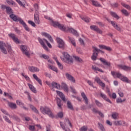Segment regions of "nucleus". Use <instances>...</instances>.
<instances>
[{
  "label": "nucleus",
  "mask_w": 131,
  "mask_h": 131,
  "mask_svg": "<svg viewBox=\"0 0 131 131\" xmlns=\"http://www.w3.org/2000/svg\"><path fill=\"white\" fill-rule=\"evenodd\" d=\"M49 69H51V70H53V71H55V72H56V73H58L59 72V71H58V69L53 66H49Z\"/></svg>",
  "instance_id": "a19ab883"
},
{
  "label": "nucleus",
  "mask_w": 131,
  "mask_h": 131,
  "mask_svg": "<svg viewBox=\"0 0 131 131\" xmlns=\"http://www.w3.org/2000/svg\"><path fill=\"white\" fill-rule=\"evenodd\" d=\"M34 8L35 10V13H36V12H38L39 7H38V5H37V4H35L34 5Z\"/></svg>",
  "instance_id": "4d7b16f0"
},
{
  "label": "nucleus",
  "mask_w": 131,
  "mask_h": 131,
  "mask_svg": "<svg viewBox=\"0 0 131 131\" xmlns=\"http://www.w3.org/2000/svg\"><path fill=\"white\" fill-rule=\"evenodd\" d=\"M60 86H61L64 92H67V93H68V86H67V84H66V83L62 82Z\"/></svg>",
  "instance_id": "7c9ffc66"
},
{
  "label": "nucleus",
  "mask_w": 131,
  "mask_h": 131,
  "mask_svg": "<svg viewBox=\"0 0 131 131\" xmlns=\"http://www.w3.org/2000/svg\"><path fill=\"white\" fill-rule=\"evenodd\" d=\"M111 74L115 78H119L121 79V80H122V81H123L124 82H126V83H130L131 82L130 80H129L127 77H124V76L122 75V74H121L120 73L112 71Z\"/></svg>",
  "instance_id": "f03ea898"
},
{
  "label": "nucleus",
  "mask_w": 131,
  "mask_h": 131,
  "mask_svg": "<svg viewBox=\"0 0 131 131\" xmlns=\"http://www.w3.org/2000/svg\"><path fill=\"white\" fill-rule=\"evenodd\" d=\"M126 99H124L123 100L120 98H117V103H122V102H125Z\"/></svg>",
  "instance_id": "603ef678"
},
{
  "label": "nucleus",
  "mask_w": 131,
  "mask_h": 131,
  "mask_svg": "<svg viewBox=\"0 0 131 131\" xmlns=\"http://www.w3.org/2000/svg\"><path fill=\"white\" fill-rule=\"evenodd\" d=\"M121 13H122V14L123 15H124L125 16H129V13H128V12H127V10H125V9H122L121 11Z\"/></svg>",
  "instance_id": "a18cd8bd"
},
{
  "label": "nucleus",
  "mask_w": 131,
  "mask_h": 131,
  "mask_svg": "<svg viewBox=\"0 0 131 131\" xmlns=\"http://www.w3.org/2000/svg\"><path fill=\"white\" fill-rule=\"evenodd\" d=\"M95 81H96V82L97 83H98V84H99L101 83H102V81H101V79H100V78H99L98 77H95Z\"/></svg>",
  "instance_id": "5fc2aeb1"
},
{
  "label": "nucleus",
  "mask_w": 131,
  "mask_h": 131,
  "mask_svg": "<svg viewBox=\"0 0 131 131\" xmlns=\"http://www.w3.org/2000/svg\"><path fill=\"white\" fill-rule=\"evenodd\" d=\"M115 29H116V30H118V31H120V32L121 31V28H120L119 27V26L118 25H116V26L115 27Z\"/></svg>",
  "instance_id": "338daca9"
},
{
  "label": "nucleus",
  "mask_w": 131,
  "mask_h": 131,
  "mask_svg": "<svg viewBox=\"0 0 131 131\" xmlns=\"http://www.w3.org/2000/svg\"><path fill=\"white\" fill-rule=\"evenodd\" d=\"M51 85H52L53 88H55V89H57V90L61 89V85L56 82H53L51 83Z\"/></svg>",
  "instance_id": "cd10ccee"
},
{
  "label": "nucleus",
  "mask_w": 131,
  "mask_h": 131,
  "mask_svg": "<svg viewBox=\"0 0 131 131\" xmlns=\"http://www.w3.org/2000/svg\"><path fill=\"white\" fill-rule=\"evenodd\" d=\"M80 131H87L88 130V126H83L79 128Z\"/></svg>",
  "instance_id": "3c124183"
},
{
  "label": "nucleus",
  "mask_w": 131,
  "mask_h": 131,
  "mask_svg": "<svg viewBox=\"0 0 131 131\" xmlns=\"http://www.w3.org/2000/svg\"><path fill=\"white\" fill-rule=\"evenodd\" d=\"M16 2H17V3H18V5H19V6H21V7H23V8H25V4H23V3H22V2H21V1L20 0H15Z\"/></svg>",
  "instance_id": "864d4df0"
},
{
  "label": "nucleus",
  "mask_w": 131,
  "mask_h": 131,
  "mask_svg": "<svg viewBox=\"0 0 131 131\" xmlns=\"http://www.w3.org/2000/svg\"><path fill=\"white\" fill-rule=\"evenodd\" d=\"M69 38V41L70 42L73 47H76V43L75 42V39H74V38L68 36Z\"/></svg>",
  "instance_id": "393cba45"
},
{
  "label": "nucleus",
  "mask_w": 131,
  "mask_h": 131,
  "mask_svg": "<svg viewBox=\"0 0 131 131\" xmlns=\"http://www.w3.org/2000/svg\"><path fill=\"white\" fill-rule=\"evenodd\" d=\"M99 48H100L101 50H106V51H108L112 50L111 48H110V47H107L105 45H99Z\"/></svg>",
  "instance_id": "a878e982"
},
{
  "label": "nucleus",
  "mask_w": 131,
  "mask_h": 131,
  "mask_svg": "<svg viewBox=\"0 0 131 131\" xmlns=\"http://www.w3.org/2000/svg\"><path fill=\"white\" fill-rule=\"evenodd\" d=\"M112 7H113V8H118V3H115L114 4H111Z\"/></svg>",
  "instance_id": "69168bd1"
},
{
  "label": "nucleus",
  "mask_w": 131,
  "mask_h": 131,
  "mask_svg": "<svg viewBox=\"0 0 131 131\" xmlns=\"http://www.w3.org/2000/svg\"><path fill=\"white\" fill-rule=\"evenodd\" d=\"M42 35L45 36V37L48 38L51 42H53L54 40H53V38L52 37V36H51V35L48 34L47 33L43 32L42 33Z\"/></svg>",
  "instance_id": "4be33fe9"
},
{
  "label": "nucleus",
  "mask_w": 131,
  "mask_h": 131,
  "mask_svg": "<svg viewBox=\"0 0 131 131\" xmlns=\"http://www.w3.org/2000/svg\"><path fill=\"white\" fill-rule=\"evenodd\" d=\"M29 70L30 71V72H39V69H38L37 67H29Z\"/></svg>",
  "instance_id": "aec40b11"
},
{
  "label": "nucleus",
  "mask_w": 131,
  "mask_h": 131,
  "mask_svg": "<svg viewBox=\"0 0 131 131\" xmlns=\"http://www.w3.org/2000/svg\"><path fill=\"white\" fill-rule=\"evenodd\" d=\"M53 27H58L60 30L62 31H64V32H70V33H72L74 35L76 36H78V32L77 31L74 30V29L69 27H66L65 26L60 24L57 21H54V20L51 21Z\"/></svg>",
  "instance_id": "f257e3e1"
},
{
  "label": "nucleus",
  "mask_w": 131,
  "mask_h": 131,
  "mask_svg": "<svg viewBox=\"0 0 131 131\" xmlns=\"http://www.w3.org/2000/svg\"><path fill=\"white\" fill-rule=\"evenodd\" d=\"M34 20L36 24H39V12H36L34 14Z\"/></svg>",
  "instance_id": "4468645a"
},
{
  "label": "nucleus",
  "mask_w": 131,
  "mask_h": 131,
  "mask_svg": "<svg viewBox=\"0 0 131 131\" xmlns=\"http://www.w3.org/2000/svg\"><path fill=\"white\" fill-rule=\"evenodd\" d=\"M62 55L63 57H60L62 61H64L67 64H71V63H73V58L72 57L69 55L67 52H63Z\"/></svg>",
  "instance_id": "423d86ee"
},
{
  "label": "nucleus",
  "mask_w": 131,
  "mask_h": 131,
  "mask_svg": "<svg viewBox=\"0 0 131 131\" xmlns=\"http://www.w3.org/2000/svg\"><path fill=\"white\" fill-rule=\"evenodd\" d=\"M121 5L124 7V8H125L126 9H127V10L131 11V7H130L129 5L122 3H121Z\"/></svg>",
  "instance_id": "c03bdc74"
},
{
  "label": "nucleus",
  "mask_w": 131,
  "mask_h": 131,
  "mask_svg": "<svg viewBox=\"0 0 131 131\" xmlns=\"http://www.w3.org/2000/svg\"><path fill=\"white\" fill-rule=\"evenodd\" d=\"M91 2L92 3V4L95 7H101V4H99L97 1H94V0H91Z\"/></svg>",
  "instance_id": "58836bf2"
},
{
  "label": "nucleus",
  "mask_w": 131,
  "mask_h": 131,
  "mask_svg": "<svg viewBox=\"0 0 131 131\" xmlns=\"http://www.w3.org/2000/svg\"><path fill=\"white\" fill-rule=\"evenodd\" d=\"M115 125H123V126H128V124L123 121H116L114 122Z\"/></svg>",
  "instance_id": "ddd939ff"
},
{
  "label": "nucleus",
  "mask_w": 131,
  "mask_h": 131,
  "mask_svg": "<svg viewBox=\"0 0 131 131\" xmlns=\"http://www.w3.org/2000/svg\"><path fill=\"white\" fill-rule=\"evenodd\" d=\"M80 18L82 20L84 21V22H86V23H89V22H91V18H90V17L81 16Z\"/></svg>",
  "instance_id": "e433bc0d"
},
{
  "label": "nucleus",
  "mask_w": 131,
  "mask_h": 131,
  "mask_svg": "<svg viewBox=\"0 0 131 131\" xmlns=\"http://www.w3.org/2000/svg\"><path fill=\"white\" fill-rule=\"evenodd\" d=\"M58 117H59V118H63V116H64L63 114V112H60L57 114Z\"/></svg>",
  "instance_id": "0e129e2a"
},
{
  "label": "nucleus",
  "mask_w": 131,
  "mask_h": 131,
  "mask_svg": "<svg viewBox=\"0 0 131 131\" xmlns=\"http://www.w3.org/2000/svg\"><path fill=\"white\" fill-rule=\"evenodd\" d=\"M29 106H30V108H31V109L32 110V111L35 112V113H36L37 114H39V112H38V110H37V109H36V108L34 107L33 105L29 104Z\"/></svg>",
  "instance_id": "2f4dec72"
},
{
  "label": "nucleus",
  "mask_w": 131,
  "mask_h": 131,
  "mask_svg": "<svg viewBox=\"0 0 131 131\" xmlns=\"http://www.w3.org/2000/svg\"><path fill=\"white\" fill-rule=\"evenodd\" d=\"M40 111L42 114H47V115L51 118H54V117H55L54 114H53V113L52 112V111H51L50 108L47 106H40Z\"/></svg>",
  "instance_id": "39448f33"
},
{
  "label": "nucleus",
  "mask_w": 131,
  "mask_h": 131,
  "mask_svg": "<svg viewBox=\"0 0 131 131\" xmlns=\"http://www.w3.org/2000/svg\"><path fill=\"white\" fill-rule=\"evenodd\" d=\"M7 3L9 4V5H14V1L12 0H7Z\"/></svg>",
  "instance_id": "774afa93"
},
{
  "label": "nucleus",
  "mask_w": 131,
  "mask_h": 131,
  "mask_svg": "<svg viewBox=\"0 0 131 131\" xmlns=\"http://www.w3.org/2000/svg\"><path fill=\"white\" fill-rule=\"evenodd\" d=\"M3 118L5 119V121H6V122H8V123H10V124L13 123L12 122V121H11V120H10L9 118H8V117L5 116H4Z\"/></svg>",
  "instance_id": "8fccbe9b"
},
{
  "label": "nucleus",
  "mask_w": 131,
  "mask_h": 131,
  "mask_svg": "<svg viewBox=\"0 0 131 131\" xmlns=\"http://www.w3.org/2000/svg\"><path fill=\"white\" fill-rule=\"evenodd\" d=\"M9 116L10 118H12L13 119V120H15L17 122H20V118L17 116L16 115H9Z\"/></svg>",
  "instance_id": "bb28decb"
},
{
  "label": "nucleus",
  "mask_w": 131,
  "mask_h": 131,
  "mask_svg": "<svg viewBox=\"0 0 131 131\" xmlns=\"http://www.w3.org/2000/svg\"><path fill=\"white\" fill-rule=\"evenodd\" d=\"M6 13L8 15H12V14H13L14 12H13L12 8H11V7L8 6L7 7V9H6Z\"/></svg>",
  "instance_id": "f704fd0d"
},
{
  "label": "nucleus",
  "mask_w": 131,
  "mask_h": 131,
  "mask_svg": "<svg viewBox=\"0 0 131 131\" xmlns=\"http://www.w3.org/2000/svg\"><path fill=\"white\" fill-rule=\"evenodd\" d=\"M8 36L15 42V43H20V41L19 40V39L17 38V37H16V35L13 33H10L8 34Z\"/></svg>",
  "instance_id": "9b49d317"
},
{
  "label": "nucleus",
  "mask_w": 131,
  "mask_h": 131,
  "mask_svg": "<svg viewBox=\"0 0 131 131\" xmlns=\"http://www.w3.org/2000/svg\"><path fill=\"white\" fill-rule=\"evenodd\" d=\"M98 127L101 131H105L104 126H103V124L100 123L99 122L98 123Z\"/></svg>",
  "instance_id": "de8ad7c7"
},
{
  "label": "nucleus",
  "mask_w": 131,
  "mask_h": 131,
  "mask_svg": "<svg viewBox=\"0 0 131 131\" xmlns=\"http://www.w3.org/2000/svg\"><path fill=\"white\" fill-rule=\"evenodd\" d=\"M67 106L68 109H70V110H72V111L74 110V108H73V105H72V103H71V102H70V101H67Z\"/></svg>",
  "instance_id": "c85d7f7f"
},
{
  "label": "nucleus",
  "mask_w": 131,
  "mask_h": 131,
  "mask_svg": "<svg viewBox=\"0 0 131 131\" xmlns=\"http://www.w3.org/2000/svg\"><path fill=\"white\" fill-rule=\"evenodd\" d=\"M119 69H122V70H124V71H130L131 67H128L123 64H119L118 65Z\"/></svg>",
  "instance_id": "f8f14e48"
},
{
  "label": "nucleus",
  "mask_w": 131,
  "mask_h": 131,
  "mask_svg": "<svg viewBox=\"0 0 131 131\" xmlns=\"http://www.w3.org/2000/svg\"><path fill=\"white\" fill-rule=\"evenodd\" d=\"M73 58L75 59V61L76 62H78V63H83V60L79 57L74 56Z\"/></svg>",
  "instance_id": "72a5a7b5"
},
{
  "label": "nucleus",
  "mask_w": 131,
  "mask_h": 131,
  "mask_svg": "<svg viewBox=\"0 0 131 131\" xmlns=\"http://www.w3.org/2000/svg\"><path fill=\"white\" fill-rule=\"evenodd\" d=\"M99 60L105 66H107L108 67H110L111 66V63H110V62L107 61V60H106V59L104 58H100Z\"/></svg>",
  "instance_id": "dca6fc26"
},
{
  "label": "nucleus",
  "mask_w": 131,
  "mask_h": 131,
  "mask_svg": "<svg viewBox=\"0 0 131 131\" xmlns=\"http://www.w3.org/2000/svg\"><path fill=\"white\" fill-rule=\"evenodd\" d=\"M28 23L29 24H30V25H31L33 26V27H35L36 25H35V23H34V22L31 21V20H28Z\"/></svg>",
  "instance_id": "bf43d9fd"
},
{
  "label": "nucleus",
  "mask_w": 131,
  "mask_h": 131,
  "mask_svg": "<svg viewBox=\"0 0 131 131\" xmlns=\"http://www.w3.org/2000/svg\"><path fill=\"white\" fill-rule=\"evenodd\" d=\"M112 117L114 119H118V114H117V113H113L112 115Z\"/></svg>",
  "instance_id": "49530a36"
},
{
  "label": "nucleus",
  "mask_w": 131,
  "mask_h": 131,
  "mask_svg": "<svg viewBox=\"0 0 131 131\" xmlns=\"http://www.w3.org/2000/svg\"><path fill=\"white\" fill-rule=\"evenodd\" d=\"M20 24H21V25H23V27L25 28V30H26V31H28V32H29V31H30V29H29L28 26H27V25H26V23H25V22H24V20H23L21 21V23H20Z\"/></svg>",
  "instance_id": "c756f323"
},
{
  "label": "nucleus",
  "mask_w": 131,
  "mask_h": 131,
  "mask_svg": "<svg viewBox=\"0 0 131 131\" xmlns=\"http://www.w3.org/2000/svg\"><path fill=\"white\" fill-rule=\"evenodd\" d=\"M40 58H43L45 60H49V59H50V57L46 54H42V55L40 56Z\"/></svg>",
  "instance_id": "09e8293b"
},
{
  "label": "nucleus",
  "mask_w": 131,
  "mask_h": 131,
  "mask_svg": "<svg viewBox=\"0 0 131 131\" xmlns=\"http://www.w3.org/2000/svg\"><path fill=\"white\" fill-rule=\"evenodd\" d=\"M66 77H67V79H68V80H70V81L75 83V78H74V77H73V76H72L69 73H66Z\"/></svg>",
  "instance_id": "2eb2a0df"
},
{
  "label": "nucleus",
  "mask_w": 131,
  "mask_h": 131,
  "mask_svg": "<svg viewBox=\"0 0 131 131\" xmlns=\"http://www.w3.org/2000/svg\"><path fill=\"white\" fill-rule=\"evenodd\" d=\"M92 69L95 71H99V72H102V73L104 72V71H102V69H99V68L92 66Z\"/></svg>",
  "instance_id": "ea45409f"
},
{
  "label": "nucleus",
  "mask_w": 131,
  "mask_h": 131,
  "mask_svg": "<svg viewBox=\"0 0 131 131\" xmlns=\"http://www.w3.org/2000/svg\"><path fill=\"white\" fill-rule=\"evenodd\" d=\"M20 49L21 51V52L23 53V54H25L27 57H30V53H29V51H28L27 50V46L25 45H21L20 46Z\"/></svg>",
  "instance_id": "6e6552de"
},
{
  "label": "nucleus",
  "mask_w": 131,
  "mask_h": 131,
  "mask_svg": "<svg viewBox=\"0 0 131 131\" xmlns=\"http://www.w3.org/2000/svg\"><path fill=\"white\" fill-rule=\"evenodd\" d=\"M95 103L97 107L99 108H102L103 107V104H102L100 101H98L97 100H95Z\"/></svg>",
  "instance_id": "79ce46f5"
},
{
  "label": "nucleus",
  "mask_w": 131,
  "mask_h": 131,
  "mask_svg": "<svg viewBox=\"0 0 131 131\" xmlns=\"http://www.w3.org/2000/svg\"><path fill=\"white\" fill-rule=\"evenodd\" d=\"M100 97L104 100V101H106V102H108L110 104H112V102H111V100L108 98H107V96L102 93H100Z\"/></svg>",
  "instance_id": "6ab92c4d"
},
{
  "label": "nucleus",
  "mask_w": 131,
  "mask_h": 131,
  "mask_svg": "<svg viewBox=\"0 0 131 131\" xmlns=\"http://www.w3.org/2000/svg\"><path fill=\"white\" fill-rule=\"evenodd\" d=\"M37 39H38L39 43L41 45V46H42L45 45V42H43V41H45V40H43V39H45V38L41 39V38H40V37H38Z\"/></svg>",
  "instance_id": "37998d69"
},
{
  "label": "nucleus",
  "mask_w": 131,
  "mask_h": 131,
  "mask_svg": "<svg viewBox=\"0 0 131 131\" xmlns=\"http://www.w3.org/2000/svg\"><path fill=\"white\" fill-rule=\"evenodd\" d=\"M57 64L59 68V69H61V70H63V65L60 63V62L57 61Z\"/></svg>",
  "instance_id": "13d9d810"
},
{
  "label": "nucleus",
  "mask_w": 131,
  "mask_h": 131,
  "mask_svg": "<svg viewBox=\"0 0 131 131\" xmlns=\"http://www.w3.org/2000/svg\"><path fill=\"white\" fill-rule=\"evenodd\" d=\"M9 17L11 19H12V20H13V21H14V22H19V23H21V22L23 21L22 18L18 17L17 15L14 14H10Z\"/></svg>",
  "instance_id": "1a4fd4ad"
},
{
  "label": "nucleus",
  "mask_w": 131,
  "mask_h": 131,
  "mask_svg": "<svg viewBox=\"0 0 131 131\" xmlns=\"http://www.w3.org/2000/svg\"><path fill=\"white\" fill-rule=\"evenodd\" d=\"M8 106L11 108V109H17V104L16 103L11 102H8Z\"/></svg>",
  "instance_id": "5701e85b"
},
{
  "label": "nucleus",
  "mask_w": 131,
  "mask_h": 131,
  "mask_svg": "<svg viewBox=\"0 0 131 131\" xmlns=\"http://www.w3.org/2000/svg\"><path fill=\"white\" fill-rule=\"evenodd\" d=\"M90 29H91V30H94V31H96V32L99 33V34H102V33H103V31L96 25L91 26Z\"/></svg>",
  "instance_id": "9d476101"
},
{
  "label": "nucleus",
  "mask_w": 131,
  "mask_h": 131,
  "mask_svg": "<svg viewBox=\"0 0 131 131\" xmlns=\"http://www.w3.org/2000/svg\"><path fill=\"white\" fill-rule=\"evenodd\" d=\"M28 85H29L30 90H31V91H32V92H33V93L36 94V90L35 89L34 86H33V85H32V84L28 83Z\"/></svg>",
  "instance_id": "c9c22d12"
},
{
  "label": "nucleus",
  "mask_w": 131,
  "mask_h": 131,
  "mask_svg": "<svg viewBox=\"0 0 131 131\" xmlns=\"http://www.w3.org/2000/svg\"><path fill=\"white\" fill-rule=\"evenodd\" d=\"M33 77L39 83L40 85H42V83L41 82V80L39 79L38 77H37V76H36L35 74H33Z\"/></svg>",
  "instance_id": "473e14b6"
},
{
  "label": "nucleus",
  "mask_w": 131,
  "mask_h": 131,
  "mask_svg": "<svg viewBox=\"0 0 131 131\" xmlns=\"http://www.w3.org/2000/svg\"><path fill=\"white\" fill-rule=\"evenodd\" d=\"M56 93L57 96H59L60 98H61V100L63 101V102H66V99H65V96L63 93L59 91H56Z\"/></svg>",
  "instance_id": "412c9836"
},
{
  "label": "nucleus",
  "mask_w": 131,
  "mask_h": 131,
  "mask_svg": "<svg viewBox=\"0 0 131 131\" xmlns=\"http://www.w3.org/2000/svg\"><path fill=\"white\" fill-rule=\"evenodd\" d=\"M60 125L61 127V128H62V129H63V130L65 131H71L70 130V129H66V125H67L68 124H69L70 126L71 127H72V124H71V122H70V120H69V119L68 118H66L65 119V121H64V124H63V122H60Z\"/></svg>",
  "instance_id": "0eeeda50"
},
{
  "label": "nucleus",
  "mask_w": 131,
  "mask_h": 131,
  "mask_svg": "<svg viewBox=\"0 0 131 131\" xmlns=\"http://www.w3.org/2000/svg\"><path fill=\"white\" fill-rule=\"evenodd\" d=\"M110 14L111 15V16H112V17H114V18H116V19H117V20L119 19V16H118V15H117V14H116V13L113 11H111Z\"/></svg>",
  "instance_id": "4c0bfd02"
},
{
  "label": "nucleus",
  "mask_w": 131,
  "mask_h": 131,
  "mask_svg": "<svg viewBox=\"0 0 131 131\" xmlns=\"http://www.w3.org/2000/svg\"><path fill=\"white\" fill-rule=\"evenodd\" d=\"M81 95L82 98L83 99L85 103L88 105V104H89V99H88V97H86V95H85L84 92H82Z\"/></svg>",
  "instance_id": "b1692460"
},
{
  "label": "nucleus",
  "mask_w": 131,
  "mask_h": 131,
  "mask_svg": "<svg viewBox=\"0 0 131 131\" xmlns=\"http://www.w3.org/2000/svg\"><path fill=\"white\" fill-rule=\"evenodd\" d=\"M93 54L91 56V59L93 61H96L97 60V58H98V56L99 55V53H101V54H105V52L98 49L97 47L93 46Z\"/></svg>",
  "instance_id": "20e7f679"
},
{
  "label": "nucleus",
  "mask_w": 131,
  "mask_h": 131,
  "mask_svg": "<svg viewBox=\"0 0 131 131\" xmlns=\"http://www.w3.org/2000/svg\"><path fill=\"white\" fill-rule=\"evenodd\" d=\"M16 104L17 105H19V106H20L21 107H23V106H24V103H23L20 100H16Z\"/></svg>",
  "instance_id": "6e6d98bb"
},
{
  "label": "nucleus",
  "mask_w": 131,
  "mask_h": 131,
  "mask_svg": "<svg viewBox=\"0 0 131 131\" xmlns=\"http://www.w3.org/2000/svg\"><path fill=\"white\" fill-rule=\"evenodd\" d=\"M4 96L5 97H8L9 99H11V100L13 99V97H12L11 95H9V93H7L6 92L4 93Z\"/></svg>",
  "instance_id": "680f3d73"
},
{
  "label": "nucleus",
  "mask_w": 131,
  "mask_h": 131,
  "mask_svg": "<svg viewBox=\"0 0 131 131\" xmlns=\"http://www.w3.org/2000/svg\"><path fill=\"white\" fill-rule=\"evenodd\" d=\"M7 48V50L8 51V53H12V47L10 45H6V43L4 42L3 41H0V50L3 54L5 55H7L8 54V51H7V49H6V48Z\"/></svg>",
  "instance_id": "7ed1b4c3"
},
{
  "label": "nucleus",
  "mask_w": 131,
  "mask_h": 131,
  "mask_svg": "<svg viewBox=\"0 0 131 131\" xmlns=\"http://www.w3.org/2000/svg\"><path fill=\"white\" fill-rule=\"evenodd\" d=\"M43 40L46 42L48 47H49V48H52V45H51V43H50L49 42V41H48L47 39H43Z\"/></svg>",
  "instance_id": "e2e57ef3"
},
{
  "label": "nucleus",
  "mask_w": 131,
  "mask_h": 131,
  "mask_svg": "<svg viewBox=\"0 0 131 131\" xmlns=\"http://www.w3.org/2000/svg\"><path fill=\"white\" fill-rule=\"evenodd\" d=\"M56 40L57 41V43H58V48L60 49H62V48H64V41L62 39L60 38H57Z\"/></svg>",
  "instance_id": "f3484780"
},
{
  "label": "nucleus",
  "mask_w": 131,
  "mask_h": 131,
  "mask_svg": "<svg viewBox=\"0 0 131 131\" xmlns=\"http://www.w3.org/2000/svg\"><path fill=\"white\" fill-rule=\"evenodd\" d=\"M88 84H89V85H90L91 86H92V88H93V89H96V87H95V86H94V84L93 83V82H92L91 81V80H88L87 81Z\"/></svg>",
  "instance_id": "052dcab7"
},
{
  "label": "nucleus",
  "mask_w": 131,
  "mask_h": 131,
  "mask_svg": "<svg viewBox=\"0 0 131 131\" xmlns=\"http://www.w3.org/2000/svg\"><path fill=\"white\" fill-rule=\"evenodd\" d=\"M55 100L56 101V104L58 107L59 109H62V106H63V104L61 103L62 102V100L59 98V97H56Z\"/></svg>",
  "instance_id": "a211bd4d"
}]
</instances>
